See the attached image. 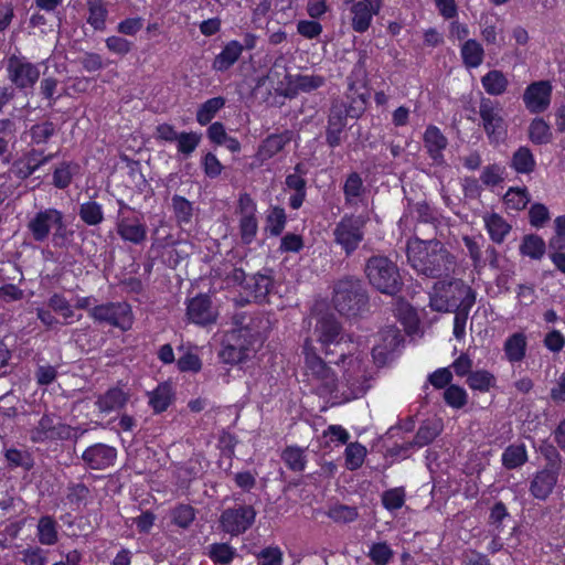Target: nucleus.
Instances as JSON below:
<instances>
[{
	"mask_svg": "<svg viewBox=\"0 0 565 565\" xmlns=\"http://www.w3.org/2000/svg\"><path fill=\"white\" fill-rule=\"evenodd\" d=\"M406 253L411 267L426 278H447L457 267L456 256L438 239L412 238Z\"/></svg>",
	"mask_w": 565,
	"mask_h": 565,
	"instance_id": "obj_1",
	"label": "nucleus"
},
{
	"mask_svg": "<svg viewBox=\"0 0 565 565\" xmlns=\"http://www.w3.org/2000/svg\"><path fill=\"white\" fill-rule=\"evenodd\" d=\"M476 292L461 279H439L429 291V307L437 312H449L461 306L471 308Z\"/></svg>",
	"mask_w": 565,
	"mask_h": 565,
	"instance_id": "obj_2",
	"label": "nucleus"
},
{
	"mask_svg": "<svg viewBox=\"0 0 565 565\" xmlns=\"http://www.w3.org/2000/svg\"><path fill=\"white\" fill-rule=\"evenodd\" d=\"M364 273L370 285L382 294L394 296L402 290L403 279L399 269L386 256L370 257L365 263Z\"/></svg>",
	"mask_w": 565,
	"mask_h": 565,
	"instance_id": "obj_3",
	"label": "nucleus"
},
{
	"mask_svg": "<svg viewBox=\"0 0 565 565\" xmlns=\"http://www.w3.org/2000/svg\"><path fill=\"white\" fill-rule=\"evenodd\" d=\"M340 356L343 364V380L339 383V397L344 401L358 398L370 387L371 375L366 370V361L360 354L348 356L343 350L340 351Z\"/></svg>",
	"mask_w": 565,
	"mask_h": 565,
	"instance_id": "obj_4",
	"label": "nucleus"
},
{
	"mask_svg": "<svg viewBox=\"0 0 565 565\" xmlns=\"http://www.w3.org/2000/svg\"><path fill=\"white\" fill-rule=\"evenodd\" d=\"M332 301L341 315L355 317L366 309L369 297L359 278L344 277L335 282Z\"/></svg>",
	"mask_w": 565,
	"mask_h": 565,
	"instance_id": "obj_5",
	"label": "nucleus"
},
{
	"mask_svg": "<svg viewBox=\"0 0 565 565\" xmlns=\"http://www.w3.org/2000/svg\"><path fill=\"white\" fill-rule=\"evenodd\" d=\"M306 374L309 382L321 396L331 395L339 398L340 385L334 372L312 350L311 342L306 340L303 345Z\"/></svg>",
	"mask_w": 565,
	"mask_h": 565,
	"instance_id": "obj_6",
	"label": "nucleus"
},
{
	"mask_svg": "<svg viewBox=\"0 0 565 565\" xmlns=\"http://www.w3.org/2000/svg\"><path fill=\"white\" fill-rule=\"evenodd\" d=\"M28 228L35 242H44L52 233L55 246H60L66 239V224L61 211L49 207L41 210L29 221Z\"/></svg>",
	"mask_w": 565,
	"mask_h": 565,
	"instance_id": "obj_7",
	"label": "nucleus"
},
{
	"mask_svg": "<svg viewBox=\"0 0 565 565\" xmlns=\"http://www.w3.org/2000/svg\"><path fill=\"white\" fill-rule=\"evenodd\" d=\"M366 215L345 214L333 230L334 241L351 255L364 238L363 227L367 223Z\"/></svg>",
	"mask_w": 565,
	"mask_h": 565,
	"instance_id": "obj_8",
	"label": "nucleus"
},
{
	"mask_svg": "<svg viewBox=\"0 0 565 565\" xmlns=\"http://www.w3.org/2000/svg\"><path fill=\"white\" fill-rule=\"evenodd\" d=\"M77 428L56 422L55 417L44 414L38 425L30 429V439L33 443H44L54 440H74L77 441Z\"/></svg>",
	"mask_w": 565,
	"mask_h": 565,
	"instance_id": "obj_9",
	"label": "nucleus"
},
{
	"mask_svg": "<svg viewBox=\"0 0 565 565\" xmlns=\"http://www.w3.org/2000/svg\"><path fill=\"white\" fill-rule=\"evenodd\" d=\"M89 316L98 322L127 331L132 327L134 317L131 307L127 302H108L95 306Z\"/></svg>",
	"mask_w": 565,
	"mask_h": 565,
	"instance_id": "obj_10",
	"label": "nucleus"
},
{
	"mask_svg": "<svg viewBox=\"0 0 565 565\" xmlns=\"http://www.w3.org/2000/svg\"><path fill=\"white\" fill-rule=\"evenodd\" d=\"M252 334L246 328L234 329L225 335L220 358L224 363L237 364L246 360L250 352Z\"/></svg>",
	"mask_w": 565,
	"mask_h": 565,
	"instance_id": "obj_11",
	"label": "nucleus"
},
{
	"mask_svg": "<svg viewBox=\"0 0 565 565\" xmlns=\"http://www.w3.org/2000/svg\"><path fill=\"white\" fill-rule=\"evenodd\" d=\"M255 518L256 511L252 505H237L222 512L220 526L232 536H237L253 525Z\"/></svg>",
	"mask_w": 565,
	"mask_h": 565,
	"instance_id": "obj_12",
	"label": "nucleus"
},
{
	"mask_svg": "<svg viewBox=\"0 0 565 565\" xmlns=\"http://www.w3.org/2000/svg\"><path fill=\"white\" fill-rule=\"evenodd\" d=\"M501 113L502 108L498 102L487 97L480 99L479 116L490 141H499L504 134V119Z\"/></svg>",
	"mask_w": 565,
	"mask_h": 565,
	"instance_id": "obj_13",
	"label": "nucleus"
},
{
	"mask_svg": "<svg viewBox=\"0 0 565 565\" xmlns=\"http://www.w3.org/2000/svg\"><path fill=\"white\" fill-rule=\"evenodd\" d=\"M8 77L18 88L33 87L40 77L38 65L25 57L12 55L7 64Z\"/></svg>",
	"mask_w": 565,
	"mask_h": 565,
	"instance_id": "obj_14",
	"label": "nucleus"
},
{
	"mask_svg": "<svg viewBox=\"0 0 565 565\" xmlns=\"http://www.w3.org/2000/svg\"><path fill=\"white\" fill-rule=\"evenodd\" d=\"M81 459L86 468L104 471L115 465L117 449L104 443H96L82 452Z\"/></svg>",
	"mask_w": 565,
	"mask_h": 565,
	"instance_id": "obj_15",
	"label": "nucleus"
},
{
	"mask_svg": "<svg viewBox=\"0 0 565 565\" xmlns=\"http://www.w3.org/2000/svg\"><path fill=\"white\" fill-rule=\"evenodd\" d=\"M237 212L239 218V233L243 243L249 244L257 234L258 223L255 216L256 204L247 193H242L238 199Z\"/></svg>",
	"mask_w": 565,
	"mask_h": 565,
	"instance_id": "obj_16",
	"label": "nucleus"
},
{
	"mask_svg": "<svg viewBox=\"0 0 565 565\" xmlns=\"http://www.w3.org/2000/svg\"><path fill=\"white\" fill-rule=\"evenodd\" d=\"M382 0H360L352 3L351 26L358 33H364L371 25L374 15L380 13Z\"/></svg>",
	"mask_w": 565,
	"mask_h": 565,
	"instance_id": "obj_17",
	"label": "nucleus"
},
{
	"mask_svg": "<svg viewBox=\"0 0 565 565\" xmlns=\"http://www.w3.org/2000/svg\"><path fill=\"white\" fill-rule=\"evenodd\" d=\"M552 85L548 81H540L529 85L523 102L531 113H542L551 104Z\"/></svg>",
	"mask_w": 565,
	"mask_h": 565,
	"instance_id": "obj_18",
	"label": "nucleus"
},
{
	"mask_svg": "<svg viewBox=\"0 0 565 565\" xmlns=\"http://www.w3.org/2000/svg\"><path fill=\"white\" fill-rule=\"evenodd\" d=\"M348 116L349 110L343 103L335 102L332 104L326 131L327 143L331 148L340 146L341 134L347 126Z\"/></svg>",
	"mask_w": 565,
	"mask_h": 565,
	"instance_id": "obj_19",
	"label": "nucleus"
},
{
	"mask_svg": "<svg viewBox=\"0 0 565 565\" xmlns=\"http://www.w3.org/2000/svg\"><path fill=\"white\" fill-rule=\"evenodd\" d=\"M315 334L317 335V341L324 347L334 344L341 348L342 345V338H340L341 326L332 315H323L317 319Z\"/></svg>",
	"mask_w": 565,
	"mask_h": 565,
	"instance_id": "obj_20",
	"label": "nucleus"
},
{
	"mask_svg": "<svg viewBox=\"0 0 565 565\" xmlns=\"http://www.w3.org/2000/svg\"><path fill=\"white\" fill-rule=\"evenodd\" d=\"M186 317L195 324L205 326L215 321L216 311L212 307L211 299L200 295L189 301Z\"/></svg>",
	"mask_w": 565,
	"mask_h": 565,
	"instance_id": "obj_21",
	"label": "nucleus"
},
{
	"mask_svg": "<svg viewBox=\"0 0 565 565\" xmlns=\"http://www.w3.org/2000/svg\"><path fill=\"white\" fill-rule=\"evenodd\" d=\"M116 231L122 241L135 245L142 244L147 238V226L136 216L117 218Z\"/></svg>",
	"mask_w": 565,
	"mask_h": 565,
	"instance_id": "obj_22",
	"label": "nucleus"
},
{
	"mask_svg": "<svg viewBox=\"0 0 565 565\" xmlns=\"http://www.w3.org/2000/svg\"><path fill=\"white\" fill-rule=\"evenodd\" d=\"M287 87L284 93L285 97L292 98L295 97L299 92L302 93H310L313 92L320 87H322L326 83V79L323 76L320 75H305V74H297V75H287Z\"/></svg>",
	"mask_w": 565,
	"mask_h": 565,
	"instance_id": "obj_23",
	"label": "nucleus"
},
{
	"mask_svg": "<svg viewBox=\"0 0 565 565\" xmlns=\"http://www.w3.org/2000/svg\"><path fill=\"white\" fill-rule=\"evenodd\" d=\"M558 471L542 468L530 482L531 494L539 500H546L553 492L558 481Z\"/></svg>",
	"mask_w": 565,
	"mask_h": 565,
	"instance_id": "obj_24",
	"label": "nucleus"
},
{
	"mask_svg": "<svg viewBox=\"0 0 565 565\" xmlns=\"http://www.w3.org/2000/svg\"><path fill=\"white\" fill-rule=\"evenodd\" d=\"M55 158V153L45 154L43 150L31 149L22 159L17 163V177L20 179H28L31 177L40 167L44 166L49 161Z\"/></svg>",
	"mask_w": 565,
	"mask_h": 565,
	"instance_id": "obj_25",
	"label": "nucleus"
},
{
	"mask_svg": "<svg viewBox=\"0 0 565 565\" xmlns=\"http://www.w3.org/2000/svg\"><path fill=\"white\" fill-rule=\"evenodd\" d=\"M448 145L447 138L436 126L427 127L424 134V147L426 148L429 157L437 164L444 163L443 151Z\"/></svg>",
	"mask_w": 565,
	"mask_h": 565,
	"instance_id": "obj_26",
	"label": "nucleus"
},
{
	"mask_svg": "<svg viewBox=\"0 0 565 565\" xmlns=\"http://www.w3.org/2000/svg\"><path fill=\"white\" fill-rule=\"evenodd\" d=\"M291 140V131L286 130L281 134H273L269 135L263 142L259 145L256 159L262 163L264 161L269 160L278 152H280L285 146Z\"/></svg>",
	"mask_w": 565,
	"mask_h": 565,
	"instance_id": "obj_27",
	"label": "nucleus"
},
{
	"mask_svg": "<svg viewBox=\"0 0 565 565\" xmlns=\"http://www.w3.org/2000/svg\"><path fill=\"white\" fill-rule=\"evenodd\" d=\"M443 422L439 418H431L423 422L413 441L406 443L403 448L409 449L413 446L424 447L434 441L443 431Z\"/></svg>",
	"mask_w": 565,
	"mask_h": 565,
	"instance_id": "obj_28",
	"label": "nucleus"
},
{
	"mask_svg": "<svg viewBox=\"0 0 565 565\" xmlns=\"http://www.w3.org/2000/svg\"><path fill=\"white\" fill-rule=\"evenodd\" d=\"M128 399V393L119 387H111L97 397L95 405L102 413H110L122 408Z\"/></svg>",
	"mask_w": 565,
	"mask_h": 565,
	"instance_id": "obj_29",
	"label": "nucleus"
},
{
	"mask_svg": "<svg viewBox=\"0 0 565 565\" xmlns=\"http://www.w3.org/2000/svg\"><path fill=\"white\" fill-rule=\"evenodd\" d=\"M527 338L523 332H515L507 338L503 344L505 359L514 364L523 361L526 354Z\"/></svg>",
	"mask_w": 565,
	"mask_h": 565,
	"instance_id": "obj_30",
	"label": "nucleus"
},
{
	"mask_svg": "<svg viewBox=\"0 0 565 565\" xmlns=\"http://www.w3.org/2000/svg\"><path fill=\"white\" fill-rule=\"evenodd\" d=\"M365 193L363 180L358 172H351L343 184L344 203L347 206H355Z\"/></svg>",
	"mask_w": 565,
	"mask_h": 565,
	"instance_id": "obj_31",
	"label": "nucleus"
},
{
	"mask_svg": "<svg viewBox=\"0 0 565 565\" xmlns=\"http://www.w3.org/2000/svg\"><path fill=\"white\" fill-rule=\"evenodd\" d=\"M243 50L244 46L238 41L228 42L222 52L214 58V70L221 72L228 70L239 58Z\"/></svg>",
	"mask_w": 565,
	"mask_h": 565,
	"instance_id": "obj_32",
	"label": "nucleus"
},
{
	"mask_svg": "<svg viewBox=\"0 0 565 565\" xmlns=\"http://www.w3.org/2000/svg\"><path fill=\"white\" fill-rule=\"evenodd\" d=\"M271 286L273 282L268 276L257 274L248 278L246 285H244V290L255 301H263L269 294Z\"/></svg>",
	"mask_w": 565,
	"mask_h": 565,
	"instance_id": "obj_33",
	"label": "nucleus"
},
{
	"mask_svg": "<svg viewBox=\"0 0 565 565\" xmlns=\"http://www.w3.org/2000/svg\"><path fill=\"white\" fill-rule=\"evenodd\" d=\"M149 405L154 413L164 412L172 402L173 392L169 383L159 384L152 392L148 393Z\"/></svg>",
	"mask_w": 565,
	"mask_h": 565,
	"instance_id": "obj_34",
	"label": "nucleus"
},
{
	"mask_svg": "<svg viewBox=\"0 0 565 565\" xmlns=\"http://www.w3.org/2000/svg\"><path fill=\"white\" fill-rule=\"evenodd\" d=\"M463 64L469 68L480 66L484 58V50L476 40H467L460 50Z\"/></svg>",
	"mask_w": 565,
	"mask_h": 565,
	"instance_id": "obj_35",
	"label": "nucleus"
},
{
	"mask_svg": "<svg viewBox=\"0 0 565 565\" xmlns=\"http://www.w3.org/2000/svg\"><path fill=\"white\" fill-rule=\"evenodd\" d=\"M87 23L96 31H103L106 28V19L108 10L104 0H88L87 1Z\"/></svg>",
	"mask_w": 565,
	"mask_h": 565,
	"instance_id": "obj_36",
	"label": "nucleus"
},
{
	"mask_svg": "<svg viewBox=\"0 0 565 565\" xmlns=\"http://www.w3.org/2000/svg\"><path fill=\"white\" fill-rule=\"evenodd\" d=\"M481 84L489 95L499 96L505 93L509 81L501 71L493 70L482 76Z\"/></svg>",
	"mask_w": 565,
	"mask_h": 565,
	"instance_id": "obj_37",
	"label": "nucleus"
},
{
	"mask_svg": "<svg viewBox=\"0 0 565 565\" xmlns=\"http://www.w3.org/2000/svg\"><path fill=\"white\" fill-rule=\"evenodd\" d=\"M484 222L491 239L497 244H501L511 231V226L499 214L489 215Z\"/></svg>",
	"mask_w": 565,
	"mask_h": 565,
	"instance_id": "obj_38",
	"label": "nucleus"
},
{
	"mask_svg": "<svg viewBox=\"0 0 565 565\" xmlns=\"http://www.w3.org/2000/svg\"><path fill=\"white\" fill-rule=\"evenodd\" d=\"M172 210L175 221L180 226L189 225L192 223L194 212L192 202L181 195L175 194L172 196Z\"/></svg>",
	"mask_w": 565,
	"mask_h": 565,
	"instance_id": "obj_39",
	"label": "nucleus"
},
{
	"mask_svg": "<svg viewBox=\"0 0 565 565\" xmlns=\"http://www.w3.org/2000/svg\"><path fill=\"white\" fill-rule=\"evenodd\" d=\"M546 250V244L539 235L530 234L523 237L520 245V253L532 259H541Z\"/></svg>",
	"mask_w": 565,
	"mask_h": 565,
	"instance_id": "obj_40",
	"label": "nucleus"
},
{
	"mask_svg": "<svg viewBox=\"0 0 565 565\" xmlns=\"http://www.w3.org/2000/svg\"><path fill=\"white\" fill-rule=\"evenodd\" d=\"M225 98L217 96L204 102L196 111V120L200 125L205 126L215 117L217 111L225 106Z\"/></svg>",
	"mask_w": 565,
	"mask_h": 565,
	"instance_id": "obj_41",
	"label": "nucleus"
},
{
	"mask_svg": "<svg viewBox=\"0 0 565 565\" xmlns=\"http://www.w3.org/2000/svg\"><path fill=\"white\" fill-rule=\"evenodd\" d=\"M56 521L49 515L42 516L38 523V537L43 545H53L57 542Z\"/></svg>",
	"mask_w": 565,
	"mask_h": 565,
	"instance_id": "obj_42",
	"label": "nucleus"
},
{
	"mask_svg": "<svg viewBox=\"0 0 565 565\" xmlns=\"http://www.w3.org/2000/svg\"><path fill=\"white\" fill-rule=\"evenodd\" d=\"M529 138L535 145H545L552 140V131L543 118H535L529 126Z\"/></svg>",
	"mask_w": 565,
	"mask_h": 565,
	"instance_id": "obj_43",
	"label": "nucleus"
},
{
	"mask_svg": "<svg viewBox=\"0 0 565 565\" xmlns=\"http://www.w3.org/2000/svg\"><path fill=\"white\" fill-rule=\"evenodd\" d=\"M527 460L524 445H511L502 454V463L508 469H515Z\"/></svg>",
	"mask_w": 565,
	"mask_h": 565,
	"instance_id": "obj_44",
	"label": "nucleus"
},
{
	"mask_svg": "<svg viewBox=\"0 0 565 565\" xmlns=\"http://www.w3.org/2000/svg\"><path fill=\"white\" fill-rule=\"evenodd\" d=\"M512 167L519 173H531L535 168V159L526 147L519 148L512 157Z\"/></svg>",
	"mask_w": 565,
	"mask_h": 565,
	"instance_id": "obj_45",
	"label": "nucleus"
},
{
	"mask_svg": "<svg viewBox=\"0 0 565 565\" xmlns=\"http://www.w3.org/2000/svg\"><path fill=\"white\" fill-rule=\"evenodd\" d=\"M281 459L286 466L292 471H302L306 466L305 450L297 446L287 447L282 454Z\"/></svg>",
	"mask_w": 565,
	"mask_h": 565,
	"instance_id": "obj_46",
	"label": "nucleus"
},
{
	"mask_svg": "<svg viewBox=\"0 0 565 565\" xmlns=\"http://www.w3.org/2000/svg\"><path fill=\"white\" fill-rule=\"evenodd\" d=\"M494 382L493 374L486 370L471 372L467 377L469 387L480 392H488L494 385Z\"/></svg>",
	"mask_w": 565,
	"mask_h": 565,
	"instance_id": "obj_47",
	"label": "nucleus"
},
{
	"mask_svg": "<svg viewBox=\"0 0 565 565\" xmlns=\"http://www.w3.org/2000/svg\"><path fill=\"white\" fill-rule=\"evenodd\" d=\"M444 399L448 406L460 409L468 403V394L463 387L451 384L446 387Z\"/></svg>",
	"mask_w": 565,
	"mask_h": 565,
	"instance_id": "obj_48",
	"label": "nucleus"
},
{
	"mask_svg": "<svg viewBox=\"0 0 565 565\" xmlns=\"http://www.w3.org/2000/svg\"><path fill=\"white\" fill-rule=\"evenodd\" d=\"M79 216L88 225H97L104 220L102 206L94 201L81 204Z\"/></svg>",
	"mask_w": 565,
	"mask_h": 565,
	"instance_id": "obj_49",
	"label": "nucleus"
},
{
	"mask_svg": "<svg viewBox=\"0 0 565 565\" xmlns=\"http://www.w3.org/2000/svg\"><path fill=\"white\" fill-rule=\"evenodd\" d=\"M366 456V448L359 443H351L345 448V463L350 470L360 468Z\"/></svg>",
	"mask_w": 565,
	"mask_h": 565,
	"instance_id": "obj_50",
	"label": "nucleus"
},
{
	"mask_svg": "<svg viewBox=\"0 0 565 565\" xmlns=\"http://www.w3.org/2000/svg\"><path fill=\"white\" fill-rule=\"evenodd\" d=\"M367 556L375 565H386L393 558L394 552L387 543L379 542L371 545Z\"/></svg>",
	"mask_w": 565,
	"mask_h": 565,
	"instance_id": "obj_51",
	"label": "nucleus"
},
{
	"mask_svg": "<svg viewBox=\"0 0 565 565\" xmlns=\"http://www.w3.org/2000/svg\"><path fill=\"white\" fill-rule=\"evenodd\" d=\"M77 168L76 164L68 162H62L58 164L53 172V184L57 189L67 188L73 179L74 170Z\"/></svg>",
	"mask_w": 565,
	"mask_h": 565,
	"instance_id": "obj_52",
	"label": "nucleus"
},
{
	"mask_svg": "<svg viewBox=\"0 0 565 565\" xmlns=\"http://www.w3.org/2000/svg\"><path fill=\"white\" fill-rule=\"evenodd\" d=\"M462 241L466 248L468 249V254L473 263L475 268H480L484 266V260L481 252L484 239L482 237L476 238L470 236H463Z\"/></svg>",
	"mask_w": 565,
	"mask_h": 565,
	"instance_id": "obj_53",
	"label": "nucleus"
},
{
	"mask_svg": "<svg viewBox=\"0 0 565 565\" xmlns=\"http://www.w3.org/2000/svg\"><path fill=\"white\" fill-rule=\"evenodd\" d=\"M201 141V136L196 132H185L182 131L179 134L175 142L178 147V151L183 156H190L199 146Z\"/></svg>",
	"mask_w": 565,
	"mask_h": 565,
	"instance_id": "obj_54",
	"label": "nucleus"
},
{
	"mask_svg": "<svg viewBox=\"0 0 565 565\" xmlns=\"http://www.w3.org/2000/svg\"><path fill=\"white\" fill-rule=\"evenodd\" d=\"M55 135V125L52 121H44L41 124L33 125L30 129V136L32 143L41 145L47 142V140Z\"/></svg>",
	"mask_w": 565,
	"mask_h": 565,
	"instance_id": "obj_55",
	"label": "nucleus"
},
{
	"mask_svg": "<svg viewBox=\"0 0 565 565\" xmlns=\"http://www.w3.org/2000/svg\"><path fill=\"white\" fill-rule=\"evenodd\" d=\"M504 202L509 209L523 210L530 202V195L525 189H510L504 195Z\"/></svg>",
	"mask_w": 565,
	"mask_h": 565,
	"instance_id": "obj_56",
	"label": "nucleus"
},
{
	"mask_svg": "<svg viewBox=\"0 0 565 565\" xmlns=\"http://www.w3.org/2000/svg\"><path fill=\"white\" fill-rule=\"evenodd\" d=\"M328 515L335 522L349 523L353 522L359 514L354 507L337 504L330 508Z\"/></svg>",
	"mask_w": 565,
	"mask_h": 565,
	"instance_id": "obj_57",
	"label": "nucleus"
},
{
	"mask_svg": "<svg viewBox=\"0 0 565 565\" xmlns=\"http://www.w3.org/2000/svg\"><path fill=\"white\" fill-rule=\"evenodd\" d=\"M540 451L546 460L544 468L561 472L563 462L557 449L551 444H543Z\"/></svg>",
	"mask_w": 565,
	"mask_h": 565,
	"instance_id": "obj_58",
	"label": "nucleus"
},
{
	"mask_svg": "<svg viewBox=\"0 0 565 565\" xmlns=\"http://www.w3.org/2000/svg\"><path fill=\"white\" fill-rule=\"evenodd\" d=\"M210 556L215 563L228 564L235 556V550L225 543L212 544Z\"/></svg>",
	"mask_w": 565,
	"mask_h": 565,
	"instance_id": "obj_59",
	"label": "nucleus"
},
{
	"mask_svg": "<svg viewBox=\"0 0 565 565\" xmlns=\"http://www.w3.org/2000/svg\"><path fill=\"white\" fill-rule=\"evenodd\" d=\"M405 502V491L403 488H394L382 494V503L387 510H397Z\"/></svg>",
	"mask_w": 565,
	"mask_h": 565,
	"instance_id": "obj_60",
	"label": "nucleus"
},
{
	"mask_svg": "<svg viewBox=\"0 0 565 565\" xmlns=\"http://www.w3.org/2000/svg\"><path fill=\"white\" fill-rule=\"evenodd\" d=\"M195 518L194 509L190 505H179L172 512L174 524L182 529H186Z\"/></svg>",
	"mask_w": 565,
	"mask_h": 565,
	"instance_id": "obj_61",
	"label": "nucleus"
},
{
	"mask_svg": "<svg viewBox=\"0 0 565 565\" xmlns=\"http://www.w3.org/2000/svg\"><path fill=\"white\" fill-rule=\"evenodd\" d=\"M503 171L504 169L499 164L487 166L480 175V180L488 186L498 185L503 181Z\"/></svg>",
	"mask_w": 565,
	"mask_h": 565,
	"instance_id": "obj_62",
	"label": "nucleus"
},
{
	"mask_svg": "<svg viewBox=\"0 0 565 565\" xmlns=\"http://www.w3.org/2000/svg\"><path fill=\"white\" fill-rule=\"evenodd\" d=\"M105 44L110 52L121 56L128 54L132 49L130 41L117 35L107 38Z\"/></svg>",
	"mask_w": 565,
	"mask_h": 565,
	"instance_id": "obj_63",
	"label": "nucleus"
},
{
	"mask_svg": "<svg viewBox=\"0 0 565 565\" xmlns=\"http://www.w3.org/2000/svg\"><path fill=\"white\" fill-rule=\"evenodd\" d=\"M257 565H281L282 553L278 547H266L257 555Z\"/></svg>",
	"mask_w": 565,
	"mask_h": 565,
	"instance_id": "obj_64",
	"label": "nucleus"
}]
</instances>
